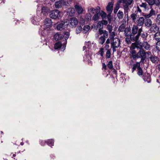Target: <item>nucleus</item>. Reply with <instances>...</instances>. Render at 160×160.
I'll list each match as a JSON object with an SVG mask.
<instances>
[{"label": "nucleus", "instance_id": "42", "mask_svg": "<svg viewBox=\"0 0 160 160\" xmlns=\"http://www.w3.org/2000/svg\"><path fill=\"white\" fill-rule=\"evenodd\" d=\"M146 2L150 5H152L155 4L154 0H147Z\"/></svg>", "mask_w": 160, "mask_h": 160}, {"label": "nucleus", "instance_id": "16", "mask_svg": "<svg viewBox=\"0 0 160 160\" xmlns=\"http://www.w3.org/2000/svg\"><path fill=\"white\" fill-rule=\"evenodd\" d=\"M113 3L112 2H109L106 7V10L110 14L113 10Z\"/></svg>", "mask_w": 160, "mask_h": 160}, {"label": "nucleus", "instance_id": "36", "mask_svg": "<svg viewBox=\"0 0 160 160\" xmlns=\"http://www.w3.org/2000/svg\"><path fill=\"white\" fill-rule=\"evenodd\" d=\"M107 51L105 55L106 57V58H109L111 55V49L108 50Z\"/></svg>", "mask_w": 160, "mask_h": 160}, {"label": "nucleus", "instance_id": "14", "mask_svg": "<svg viewBox=\"0 0 160 160\" xmlns=\"http://www.w3.org/2000/svg\"><path fill=\"white\" fill-rule=\"evenodd\" d=\"M92 53L91 51H86L85 52L84 57V59L86 60H89L92 59Z\"/></svg>", "mask_w": 160, "mask_h": 160}, {"label": "nucleus", "instance_id": "61", "mask_svg": "<svg viewBox=\"0 0 160 160\" xmlns=\"http://www.w3.org/2000/svg\"><path fill=\"white\" fill-rule=\"evenodd\" d=\"M141 58V60L140 62H140V63L141 62L143 63L144 62V61L145 60V58Z\"/></svg>", "mask_w": 160, "mask_h": 160}, {"label": "nucleus", "instance_id": "62", "mask_svg": "<svg viewBox=\"0 0 160 160\" xmlns=\"http://www.w3.org/2000/svg\"><path fill=\"white\" fill-rule=\"evenodd\" d=\"M110 42V40L109 38H108L105 44H109Z\"/></svg>", "mask_w": 160, "mask_h": 160}, {"label": "nucleus", "instance_id": "2", "mask_svg": "<svg viewBox=\"0 0 160 160\" xmlns=\"http://www.w3.org/2000/svg\"><path fill=\"white\" fill-rule=\"evenodd\" d=\"M70 35L69 32H66L64 33V35L59 33H56L54 36V38L56 40H59L64 42V43H67V40Z\"/></svg>", "mask_w": 160, "mask_h": 160}, {"label": "nucleus", "instance_id": "3", "mask_svg": "<svg viewBox=\"0 0 160 160\" xmlns=\"http://www.w3.org/2000/svg\"><path fill=\"white\" fill-rule=\"evenodd\" d=\"M111 48H112L113 53L116 51V48H118L121 44L120 39L117 38H111Z\"/></svg>", "mask_w": 160, "mask_h": 160}, {"label": "nucleus", "instance_id": "28", "mask_svg": "<svg viewBox=\"0 0 160 160\" xmlns=\"http://www.w3.org/2000/svg\"><path fill=\"white\" fill-rule=\"evenodd\" d=\"M140 66V62H137L136 64H134L133 65L132 68V72H133L134 71L136 70V68L138 69V68Z\"/></svg>", "mask_w": 160, "mask_h": 160}, {"label": "nucleus", "instance_id": "22", "mask_svg": "<svg viewBox=\"0 0 160 160\" xmlns=\"http://www.w3.org/2000/svg\"><path fill=\"white\" fill-rule=\"evenodd\" d=\"M144 22L145 25L146 27L150 28L152 25V21L150 19H146Z\"/></svg>", "mask_w": 160, "mask_h": 160}, {"label": "nucleus", "instance_id": "52", "mask_svg": "<svg viewBox=\"0 0 160 160\" xmlns=\"http://www.w3.org/2000/svg\"><path fill=\"white\" fill-rule=\"evenodd\" d=\"M119 8V7L118 6H116L114 8L113 11L114 13H116L117 11H118V9Z\"/></svg>", "mask_w": 160, "mask_h": 160}, {"label": "nucleus", "instance_id": "24", "mask_svg": "<svg viewBox=\"0 0 160 160\" xmlns=\"http://www.w3.org/2000/svg\"><path fill=\"white\" fill-rule=\"evenodd\" d=\"M130 57L133 60H135L137 58V54L136 51L134 50H132L131 52Z\"/></svg>", "mask_w": 160, "mask_h": 160}, {"label": "nucleus", "instance_id": "41", "mask_svg": "<svg viewBox=\"0 0 160 160\" xmlns=\"http://www.w3.org/2000/svg\"><path fill=\"white\" fill-rule=\"evenodd\" d=\"M137 46V43L136 44H135V43H132L131 46L130 48V49L132 50H134V49L136 48H137L138 49Z\"/></svg>", "mask_w": 160, "mask_h": 160}, {"label": "nucleus", "instance_id": "47", "mask_svg": "<svg viewBox=\"0 0 160 160\" xmlns=\"http://www.w3.org/2000/svg\"><path fill=\"white\" fill-rule=\"evenodd\" d=\"M141 37L143 38H146L148 36V34L147 32H143L141 34Z\"/></svg>", "mask_w": 160, "mask_h": 160}, {"label": "nucleus", "instance_id": "35", "mask_svg": "<svg viewBox=\"0 0 160 160\" xmlns=\"http://www.w3.org/2000/svg\"><path fill=\"white\" fill-rule=\"evenodd\" d=\"M125 29V25L124 24H122L119 27L118 31L119 32H123Z\"/></svg>", "mask_w": 160, "mask_h": 160}, {"label": "nucleus", "instance_id": "12", "mask_svg": "<svg viewBox=\"0 0 160 160\" xmlns=\"http://www.w3.org/2000/svg\"><path fill=\"white\" fill-rule=\"evenodd\" d=\"M149 58L152 63L155 64L158 63L159 61V58L154 55H151Z\"/></svg>", "mask_w": 160, "mask_h": 160}, {"label": "nucleus", "instance_id": "9", "mask_svg": "<svg viewBox=\"0 0 160 160\" xmlns=\"http://www.w3.org/2000/svg\"><path fill=\"white\" fill-rule=\"evenodd\" d=\"M132 2V0H128L126 3H123V8L124 9V12L125 15H128V13L129 10L128 6L131 5Z\"/></svg>", "mask_w": 160, "mask_h": 160}, {"label": "nucleus", "instance_id": "13", "mask_svg": "<svg viewBox=\"0 0 160 160\" xmlns=\"http://www.w3.org/2000/svg\"><path fill=\"white\" fill-rule=\"evenodd\" d=\"M139 51L137 53V58H145V51L143 49H139Z\"/></svg>", "mask_w": 160, "mask_h": 160}, {"label": "nucleus", "instance_id": "32", "mask_svg": "<svg viewBox=\"0 0 160 160\" xmlns=\"http://www.w3.org/2000/svg\"><path fill=\"white\" fill-rule=\"evenodd\" d=\"M100 17V13L99 12H97L96 14H95L92 18V20L94 21H96L98 20Z\"/></svg>", "mask_w": 160, "mask_h": 160}, {"label": "nucleus", "instance_id": "54", "mask_svg": "<svg viewBox=\"0 0 160 160\" xmlns=\"http://www.w3.org/2000/svg\"><path fill=\"white\" fill-rule=\"evenodd\" d=\"M140 6L141 7H143L145 8H146L147 7V4L145 3H142Z\"/></svg>", "mask_w": 160, "mask_h": 160}, {"label": "nucleus", "instance_id": "44", "mask_svg": "<svg viewBox=\"0 0 160 160\" xmlns=\"http://www.w3.org/2000/svg\"><path fill=\"white\" fill-rule=\"evenodd\" d=\"M156 20L157 23L160 25V15L157 16Z\"/></svg>", "mask_w": 160, "mask_h": 160}, {"label": "nucleus", "instance_id": "38", "mask_svg": "<svg viewBox=\"0 0 160 160\" xmlns=\"http://www.w3.org/2000/svg\"><path fill=\"white\" fill-rule=\"evenodd\" d=\"M100 15L102 17V19L105 18L107 16V14L106 13L103 11H101V12L100 13Z\"/></svg>", "mask_w": 160, "mask_h": 160}, {"label": "nucleus", "instance_id": "30", "mask_svg": "<svg viewBox=\"0 0 160 160\" xmlns=\"http://www.w3.org/2000/svg\"><path fill=\"white\" fill-rule=\"evenodd\" d=\"M123 13L122 12L119 10L117 14V16L118 18L120 19H122L123 17Z\"/></svg>", "mask_w": 160, "mask_h": 160}, {"label": "nucleus", "instance_id": "39", "mask_svg": "<svg viewBox=\"0 0 160 160\" xmlns=\"http://www.w3.org/2000/svg\"><path fill=\"white\" fill-rule=\"evenodd\" d=\"M107 66L108 68H109L110 69H112L113 68V65H112V61H109L108 64Z\"/></svg>", "mask_w": 160, "mask_h": 160}, {"label": "nucleus", "instance_id": "48", "mask_svg": "<svg viewBox=\"0 0 160 160\" xmlns=\"http://www.w3.org/2000/svg\"><path fill=\"white\" fill-rule=\"evenodd\" d=\"M107 28L109 32H110L112 31V27L111 25H108Z\"/></svg>", "mask_w": 160, "mask_h": 160}, {"label": "nucleus", "instance_id": "50", "mask_svg": "<svg viewBox=\"0 0 160 160\" xmlns=\"http://www.w3.org/2000/svg\"><path fill=\"white\" fill-rule=\"evenodd\" d=\"M150 15L152 16L155 14V12L154 10L153 9H151L149 13Z\"/></svg>", "mask_w": 160, "mask_h": 160}, {"label": "nucleus", "instance_id": "49", "mask_svg": "<svg viewBox=\"0 0 160 160\" xmlns=\"http://www.w3.org/2000/svg\"><path fill=\"white\" fill-rule=\"evenodd\" d=\"M155 4L158 6L160 5V0H154Z\"/></svg>", "mask_w": 160, "mask_h": 160}, {"label": "nucleus", "instance_id": "8", "mask_svg": "<svg viewBox=\"0 0 160 160\" xmlns=\"http://www.w3.org/2000/svg\"><path fill=\"white\" fill-rule=\"evenodd\" d=\"M68 3L64 0L56 2L55 3V7L57 8H59L64 6L68 5Z\"/></svg>", "mask_w": 160, "mask_h": 160}, {"label": "nucleus", "instance_id": "20", "mask_svg": "<svg viewBox=\"0 0 160 160\" xmlns=\"http://www.w3.org/2000/svg\"><path fill=\"white\" fill-rule=\"evenodd\" d=\"M40 20V18L38 16V17H35V16L32 17L31 18V22L33 24L37 25L38 23V22Z\"/></svg>", "mask_w": 160, "mask_h": 160}, {"label": "nucleus", "instance_id": "15", "mask_svg": "<svg viewBox=\"0 0 160 160\" xmlns=\"http://www.w3.org/2000/svg\"><path fill=\"white\" fill-rule=\"evenodd\" d=\"M159 30V28L156 24H152L149 30L150 32H155Z\"/></svg>", "mask_w": 160, "mask_h": 160}, {"label": "nucleus", "instance_id": "4", "mask_svg": "<svg viewBox=\"0 0 160 160\" xmlns=\"http://www.w3.org/2000/svg\"><path fill=\"white\" fill-rule=\"evenodd\" d=\"M138 49H143L146 50L150 49V46L147 41H144L143 42H138L137 43V46Z\"/></svg>", "mask_w": 160, "mask_h": 160}, {"label": "nucleus", "instance_id": "40", "mask_svg": "<svg viewBox=\"0 0 160 160\" xmlns=\"http://www.w3.org/2000/svg\"><path fill=\"white\" fill-rule=\"evenodd\" d=\"M103 25L102 22L100 21L98 22L97 25V27L98 28H99V29H102V28H103Z\"/></svg>", "mask_w": 160, "mask_h": 160}, {"label": "nucleus", "instance_id": "21", "mask_svg": "<svg viewBox=\"0 0 160 160\" xmlns=\"http://www.w3.org/2000/svg\"><path fill=\"white\" fill-rule=\"evenodd\" d=\"M75 8L78 14H82L83 12V9L81 6L76 5L75 6Z\"/></svg>", "mask_w": 160, "mask_h": 160}, {"label": "nucleus", "instance_id": "10", "mask_svg": "<svg viewBox=\"0 0 160 160\" xmlns=\"http://www.w3.org/2000/svg\"><path fill=\"white\" fill-rule=\"evenodd\" d=\"M78 23V21L77 18H72L70 20L69 23H68V25L72 28L75 27Z\"/></svg>", "mask_w": 160, "mask_h": 160}, {"label": "nucleus", "instance_id": "58", "mask_svg": "<svg viewBox=\"0 0 160 160\" xmlns=\"http://www.w3.org/2000/svg\"><path fill=\"white\" fill-rule=\"evenodd\" d=\"M151 52L150 51H148L147 52H145V56H146V55H147L148 56H149L151 55Z\"/></svg>", "mask_w": 160, "mask_h": 160}, {"label": "nucleus", "instance_id": "5", "mask_svg": "<svg viewBox=\"0 0 160 160\" xmlns=\"http://www.w3.org/2000/svg\"><path fill=\"white\" fill-rule=\"evenodd\" d=\"M50 17L52 19H59L62 16L61 12L58 9H54L50 12Z\"/></svg>", "mask_w": 160, "mask_h": 160}, {"label": "nucleus", "instance_id": "60", "mask_svg": "<svg viewBox=\"0 0 160 160\" xmlns=\"http://www.w3.org/2000/svg\"><path fill=\"white\" fill-rule=\"evenodd\" d=\"M144 16H145V17L146 18H148L151 17V16L149 14H147V15H144Z\"/></svg>", "mask_w": 160, "mask_h": 160}, {"label": "nucleus", "instance_id": "43", "mask_svg": "<svg viewBox=\"0 0 160 160\" xmlns=\"http://www.w3.org/2000/svg\"><path fill=\"white\" fill-rule=\"evenodd\" d=\"M156 46L157 49L160 51V41L156 43Z\"/></svg>", "mask_w": 160, "mask_h": 160}, {"label": "nucleus", "instance_id": "56", "mask_svg": "<svg viewBox=\"0 0 160 160\" xmlns=\"http://www.w3.org/2000/svg\"><path fill=\"white\" fill-rule=\"evenodd\" d=\"M99 33L100 35L104 33V31L102 29L100 28L99 29Z\"/></svg>", "mask_w": 160, "mask_h": 160}, {"label": "nucleus", "instance_id": "18", "mask_svg": "<svg viewBox=\"0 0 160 160\" xmlns=\"http://www.w3.org/2000/svg\"><path fill=\"white\" fill-rule=\"evenodd\" d=\"M44 25L47 28H48L52 26V22L50 18H46L44 22Z\"/></svg>", "mask_w": 160, "mask_h": 160}, {"label": "nucleus", "instance_id": "57", "mask_svg": "<svg viewBox=\"0 0 160 160\" xmlns=\"http://www.w3.org/2000/svg\"><path fill=\"white\" fill-rule=\"evenodd\" d=\"M107 68V66L105 64V63H102V69H104L105 70Z\"/></svg>", "mask_w": 160, "mask_h": 160}, {"label": "nucleus", "instance_id": "25", "mask_svg": "<svg viewBox=\"0 0 160 160\" xmlns=\"http://www.w3.org/2000/svg\"><path fill=\"white\" fill-rule=\"evenodd\" d=\"M124 31L125 35L127 37H129L130 38L131 33L130 29L128 28H126Z\"/></svg>", "mask_w": 160, "mask_h": 160}, {"label": "nucleus", "instance_id": "37", "mask_svg": "<svg viewBox=\"0 0 160 160\" xmlns=\"http://www.w3.org/2000/svg\"><path fill=\"white\" fill-rule=\"evenodd\" d=\"M92 17V16L91 14L88 13L86 14L85 18L86 20L88 21L91 20Z\"/></svg>", "mask_w": 160, "mask_h": 160}, {"label": "nucleus", "instance_id": "11", "mask_svg": "<svg viewBox=\"0 0 160 160\" xmlns=\"http://www.w3.org/2000/svg\"><path fill=\"white\" fill-rule=\"evenodd\" d=\"M40 144L42 146H44L46 143H47V144L52 147L54 145V141L52 139H48L46 141H43V140L40 141Z\"/></svg>", "mask_w": 160, "mask_h": 160}, {"label": "nucleus", "instance_id": "64", "mask_svg": "<svg viewBox=\"0 0 160 160\" xmlns=\"http://www.w3.org/2000/svg\"><path fill=\"white\" fill-rule=\"evenodd\" d=\"M158 70L160 72V64H159L158 65Z\"/></svg>", "mask_w": 160, "mask_h": 160}, {"label": "nucleus", "instance_id": "7", "mask_svg": "<svg viewBox=\"0 0 160 160\" xmlns=\"http://www.w3.org/2000/svg\"><path fill=\"white\" fill-rule=\"evenodd\" d=\"M68 24L67 22H62L56 25V26L55 27L58 30L62 31L65 29L67 27Z\"/></svg>", "mask_w": 160, "mask_h": 160}, {"label": "nucleus", "instance_id": "27", "mask_svg": "<svg viewBox=\"0 0 160 160\" xmlns=\"http://www.w3.org/2000/svg\"><path fill=\"white\" fill-rule=\"evenodd\" d=\"M106 39L104 35L101 36L99 39V43L101 44H103L105 41Z\"/></svg>", "mask_w": 160, "mask_h": 160}, {"label": "nucleus", "instance_id": "31", "mask_svg": "<svg viewBox=\"0 0 160 160\" xmlns=\"http://www.w3.org/2000/svg\"><path fill=\"white\" fill-rule=\"evenodd\" d=\"M137 74L139 76L141 77L142 75L143 70L140 66L138 68Z\"/></svg>", "mask_w": 160, "mask_h": 160}, {"label": "nucleus", "instance_id": "34", "mask_svg": "<svg viewBox=\"0 0 160 160\" xmlns=\"http://www.w3.org/2000/svg\"><path fill=\"white\" fill-rule=\"evenodd\" d=\"M47 10L45 7L42 8V9L41 14H43L44 16H46L47 14Z\"/></svg>", "mask_w": 160, "mask_h": 160}, {"label": "nucleus", "instance_id": "46", "mask_svg": "<svg viewBox=\"0 0 160 160\" xmlns=\"http://www.w3.org/2000/svg\"><path fill=\"white\" fill-rule=\"evenodd\" d=\"M85 45L86 46V47L88 49H90L91 47V43L89 42H85Z\"/></svg>", "mask_w": 160, "mask_h": 160}, {"label": "nucleus", "instance_id": "17", "mask_svg": "<svg viewBox=\"0 0 160 160\" xmlns=\"http://www.w3.org/2000/svg\"><path fill=\"white\" fill-rule=\"evenodd\" d=\"M143 79L145 82L150 83L151 82V76L148 73H145L143 76Z\"/></svg>", "mask_w": 160, "mask_h": 160}, {"label": "nucleus", "instance_id": "51", "mask_svg": "<svg viewBox=\"0 0 160 160\" xmlns=\"http://www.w3.org/2000/svg\"><path fill=\"white\" fill-rule=\"evenodd\" d=\"M142 12L140 8L139 7H137V9L135 13H138V12L139 13H141Z\"/></svg>", "mask_w": 160, "mask_h": 160}, {"label": "nucleus", "instance_id": "59", "mask_svg": "<svg viewBox=\"0 0 160 160\" xmlns=\"http://www.w3.org/2000/svg\"><path fill=\"white\" fill-rule=\"evenodd\" d=\"M102 22L103 23V24L106 25L108 23V21H106V20H102Z\"/></svg>", "mask_w": 160, "mask_h": 160}, {"label": "nucleus", "instance_id": "29", "mask_svg": "<svg viewBox=\"0 0 160 160\" xmlns=\"http://www.w3.org/2000/svg\"><path fill=\"white\" fill-rule=\"evenodd\" d=\"M90 27L89 25H86L84 26L83 29V32L84 33H87L90 30Z\"/></svg>", "mask_w": 160, "mask_h": 160}, {"label": "nucleus", "instance_id": "33", "mask_svg": "<svg viewBox=\"0 0 160 160\" xmlns=\"http://www.w3.org/2000/svg\"><path fill=\"white\" fill-rule=\"evenodd\" d=\"M104 48H99V50L98 53L100 54L101 57H103L104 54Z\"/></svg>", "mask_w": 160, "mask_h": 160}, {"label": "nucleus", "instance_id": "53", "mask_svg": "<svg viewBox=\"0 0 160 160\" xmlns=\"http://www.w3.org/2000/svg\"><path fill=\"white\" fill-rule=\"evenodd\" d=\"M104 48L106 50H109L110 49H109V44H105V45L104 47Z\"/></svg>", "mask_w": 160, "mask_h": 160}, {"label": "nucleus", "instance_id": "55", "mask_svg": "<svg viewBox=\"0 0 160 160\" xmlns=\"http://www.w3.org/2000/svg\"><path fill=\"white\" fill-rule=\"evenodd\" d=\"M128 0H118V2L119 3H126V2H127Z\"/></svg>", "mask_w": 160, "mask_h": 160}, {"label": "nucleus", "instance_id": "6", "mask_svg": "<svg viewBox=\"0 0 160 160\" xmlns=\"http://www.w3.org/2000/svg\"><path fill=\"white\" fill-rule=\"evenodd\" d=\"M66 43H64V42L62 41H59L55 44L54 48L55 49H61L64 51L65 49Z\"/></svg>", "mask_w": 160, "mask_h": 160}, {"label": "nucleus", "instance_id": "63", "mask_svg": "<svg viewBox=\"0 0 160 160\" xmlns=\"http://www.w3.org/2000/svg\"><path fill=\"white\" fill-rule=\"evenodd\" d=\"M107 18H108V20L109 21H110V15H108L107 16Z\"/></svg>", "mask_w": 160, "mask_h": 160}, {"label": "nucleus", "instance_id": "19", "mask_svg": "<svg viewBox=\"0 0 160 160\" xmlns=\"http://www.w3.org/2000/svg\"><path fill=\"white\" fill-rule=\"evenodd\" d=\"M144 21L145 19L143 17L139 18L136 21L137 23V25L138 26V27L142 26L144 24Z\"/></svg>", "mask_w": 160, "mask_h": 160}, {"label": "nucleus", "instance_id": "23", "mask_svg": "<svg viewBox=\"0 0 160 160\" xmlns=\"http://www.w3.org/2000/svg\"><path fill=\"white\" fill-rule=\"evenodd\" d=\"M130 16L132 20L134 22L136 21L137 19L138 18H139V16L138 15V13L135 12L131 14Z\"/></svg>", "mask_w": 160, "mask_h": 160}, {"label": "nucleus", "instance_id": "45", "mask_svg": "<svg viewBox=\"0 0 160 160\" xmlns=\"http://www.w3.org/2000/svg\"><path fill=\"white\" fill-rule=\"evenodd\" d=\"M82 28L81 26H78L76 28V32L77 34L80 32L82 30Z\"/></svg>", "mask_w": 160, "mask_h": 160}, {"label": "nucleus", "instance_id": "1", "mask_svg": "<svg viewBox=\"0 0 160 160\" xmlns=\"http://www.w3.org/2000/svg\"><path fill=\"white\" fill-rule=\"evenodd\" d=\"M142 32V27L139 28L138 26L136 25H133L132 27V32L131 33V40L132 42L138 40L141 35Z\"/></svg>", "mask_w": 160, "mask_h": 160}, {"label": "nucleus", "instance_id": "26", "mask_svg": "<svg viewBox=\"0 0 160 160\" xmlns=\"http://www.w3.org/2000/svg\"><path fill=\"white\" fill-rule=\"evenodd\" d=\"M153 38L158 42L160 41V34L158 32H156L154 35Z\"/></svg>", "mask_w": 160, "mask_h": 160}]
</instances>
